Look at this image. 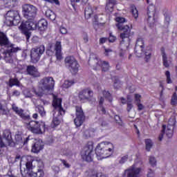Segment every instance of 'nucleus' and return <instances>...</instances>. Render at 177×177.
<instances>
[{"mask_svg":"<svg viewBox=\"0 0 177 177\" xmlns=\"http://www.w3.org/2000/svg\"><path fill=\"white\" fill-rule=\"evenodd\" d=\"M12 110L23 120L28 131H30L32 133H35V135L45 133V131H46V124H45V122L31 120L30 115L24 113L23 109H19L15 104L12 105Z\"/></svg>","mask_w":177,"mask_h":177,"instance_id":"f257e3e1","label":"nucleus"},{"mask_svg":"<svg viewBox=\"0 0 177 177\" xmlns=\"http://www.w3.org/2000/svg\"><path fill=\"white\" fill-rule=\"evenodd\" d=\"M48 27V21L45 19H40L38 22L37 21H26L25 24H21L20 29L24 35L26 36V41H28L31 37L30 30H39L43 31Z\"/></svg>","mask_w":177,"mask_h":177,"instance_id":"f03ea898","label":"nucleus"},{"mask_svg":"<svg viewBox=\"0 0 177 177\" xmlns=\"http://www.w3.org/2000/svg\"><path fill=\"white\" fill-rule=\"evenodd\" d=\"M62 102L63 100L62 98L57 97V95H53L52 106L53 107V113L54 118L51 124L53 128H56V127H59V124H62L63 116L66 114V110L62 106Z\"/></svg>","mask_w":177,"mask_h":177,"instance_id":"7ed1b4c3","label":"nucleus"},{"mask_svg":"<svg viewBox=\"0 0 177 177\" xmlns=\"http://www.w3.org/2000/svg\"><path fill=\"white\" fill-rule=\"evenodd\" d=\"M115 21L118 23L116 24L118 29L120 31L123 32L120 34V38H122L120 44L122 45L127 42L126 45H127V46H129L131 44V39H129V37L131 36V28H129V26L128 25L124 26V23H125L127 20L122 17H116Z\"/></svg>","mask_w":177,"mask_h":177,"instance_id":"20e7f679","label":"nucleus"},{"mask_svg":"<svg viewBox=\"0 0 177 177\" xmlns=\"http://www.w3.org/2000/svg\"><path fill=\"white\" fill-rule=\"evenodd\" d=\"M80 156L83 161L86 162H92L93 157H95V151H93V143L88 142L80 151Z\"/></svg>","mask_w":177,"mask_h":177,"instance_id":"39448f33","label":"nucleus"},{"mask_svg":"<svg viewBox=\"0 0 177 177\" xmlns=\"http://www.w3.org/2000/svg\"><path fill=\"white\" fill-rule=\"evenodd\" d=\"M37 7L31 4H24L22 6V14L27 21H34L37 17Z\"/></svg>","mask_w":177,"mask_h":177,"instance_id":"423d86ee","label":"nucleus"},{"mask_svg":"<svg viewBox=\"0 0 177 177\" xmlns=\"http://www.w3.org/2000/svg\"><path fill=\"white\" fill-rule=\"evenodd\" d=\"M111 148L107 147L106 142L98 144L95 148V154L97 160H103V158H109L111 154Z\"/></svg>","mask_w":177,"mask_h":177,"instance_id":"0eeeda50","label":"nucleus"},{"mask_svg":"<svg viewBox=\"0 0 177 177\" xmlns=\"http://www.w3.org/2000/svg\"><path fill=\"white\" fill-rule=\"evenodd\" d=\"M20 14L17 10L8 11L6 15V24L7 26H17L20 23Z\"/></svg>","mask_w":177,"mask_h":177,"instance_id":"6e6552de","label":"nucleus"},{"mask_svg":"<svg viewBox=\"0 0 177 177\" xmlns=\"http://www.w3.org/2000/svg\"><path fill=\"white\" fill-rule=\"evenodd\" d=\"M65 64L71 71V74L75 75L80 69V64L73 56H68L65 58Z\"/></svg>","mask_w":177,"mask_h":177,"instance_id":"1a4fd4ad","label":"nucleus"},{"mask_svg":"<svg viewBox=\"0 0 177 177\" xmlns=\"http://www.w3.org/2000/svg\"><path fill=\"white\" fill-rule=\"evenodd\" d=\"M45 53V46L40 45L30 50V60L32 63H38L41 56Z\"/></svg>","mask_w":177,"mask_h":177,"instance_id":"9d476101","label":"nucleus"},{"mask_svg":"<svg viewBox=\"0 0 177 177\" xmlns=\"http://www.w3.org/2000/svg\"><path fill=\"white\" fill-rule=\"evenodd\" d=\"M39 85L42 91H53L55 88V80L52 77H46L39 82Z\"/></svg>","mask_w":177,"mask_h":177,"instance_id":"9b49d317","label":"nucleus"},{"mask_svg":"<svg viewBox=\"0 0 177 177\" xmlns=\"http://www.w3.org/2000/svg\"><path fill=\"white\" fill-rule=\"evenodd\" d=\"M92 97H93V91L89 88H84L79 91L78 98L82 103L91 102Z\"/></svg>","mask_w":177,"mask_h":177,"instance_id":"f8f14e48","label":"nucleus"},{"mask_svg":"<svg viewBox=\"0 0 177 177\" xmlns=\"http://www.w3.org/2000/svg\"><path fill=\"white\" fill-rule=\"evenodd\" d=\"M30 140V137H27L24 140H23V136L21 134H16L15 136V140H12L10 142V147H23L28 143Z\"/></svg>","mask_w":177,"mask_h":177,"instance_id":"ddd939ff","label":"nucleus"},{"mask_svg":"<svg viewBox=\"0 0 177 177\" xmlns=\"http://www.w3.org/2000/svg\"><path fill=\"white\" fill-rule=\"evenodd\" d=\"M75 115L76 118L74 119L75 125H76L77 128L81 127L82 124H84V121H85V113H84V110H82V107L76 106H75Z\"/></svg>","mask_w":177,"mask_h":177,"instance_id":"4468645a","label":"nucleus"},{"mask_svg":"<svg viewBox=\"0 0 177 177\" xmlns=\"http://www.w3.org/2000/svg\"><path fill=\"white\" fill-rule=\"evenodd\" d=\"M140 172H142V168L136 167L135 165L124 171L126 177H140Z\"/></svg>","mask_w":177,"mask_h":177,"instance_id":"2eb2a0df","label":"nucleus"},{"mask_svg":"<svg viewBox=\"0 0 177 177\" xmlns=\"http://www.w3.org/2000/svg\"><path fill=\"white\" fill-rule=\"evenodd\" d=\"M145 48H134V53L137 57H142L143 54L145 55V62L147 63L150 59H151V50H149L148 51L143 50Z\"/></svg>","mask_w":177,"mask_h":177,"instance_id":"dca6fc26","label":"nucleus"},{"mask_svg":"<svg viewBox=\"0 0 177 177\" xmlns=\"http://www.w3.org/2000/svg\"><path fill=\"white\" fill-rule=\"evenodd\" d=\"M176 124V120L175 118L169 119V122L167 127L166 135L167 138H171L174 136V128Z\"/></svg>","mask_w":177,"mask_h":177,"instance_id":"f3484780","label":"nucleus"},{"mask_svg":"<svg viewBox=\"0 0 177 177\" xmlns=\"http://www.w3.org/2000/svg\"><path fill=\"white\" fill-rule=\"evenodd\" d=\"M26 73L28 75H30L32 78H39L41 77V73L38 71V68L34 65H28L26 67Z\"/></svg>","mask_w":177,"mask_h":177,"instance_id":"a211bd4d","label":"nucleus"},{"mask_svg":"<svg viewBox=\"0 0 177 177\" xmlns=\"http://www.w3.org/2000/svg\"><path fill=\"white\" fill-rule=\"evenodd\" d=\"M156 8L154 5H149L147 8V22L150 23V19H152L153 23H156Z\"/></svg>","mask_w":177,"mask_h":177,"instance_id":"6ab92c4d","label":"nucleus"},{"mask_svg":"<svg viewBox=\"0 0 177 177\" xmlns=\"http://www.w3.org/2000/svg\"><path fill=\"white\" fill-rule=\"evenodd\" d=\"M19 50H20V48L19 47H15V44H8V49L5 51L6 56H9V57H12V56H13V53H17V52H19Z\"/></svg>","mask_w":177,"mask_h":177,"instance_id":"aec40b11","label":"nucleus"},{"mask_svg":"<svg viewBox=\"0 0 177 177\" xmlns=\"http://www.w3.org/2000/svg\"><path fill=\"white\" fill-rule=\"evenodd\" d=\"M55 57L57 60H62L63 59V54L62 53V42L56 41L55 45Z\"/></svg>","mask_w":177,"mask_h":177,"instance_id":"412c9836","label":"nucleus"},{"mask_svg":"<svg viewBox=\"0 0 177 177\" xmlns=\"http://www.w3.org/2000/svg\"><path fill=\"white\" fill-rule=\"evenodd\" d=\"M34 161V159L32 158H30V160H28V161L26 162V168H24L23 167H20V170H21V174L23 175V170H24V172H26V174H28V172H30V171H32V162Z\"/></svg>","mask_w":177,"mask_h":177,"instance_id":"4be33fe9","label":"nucleus"},{"mask_svg":"<svg viewBox=\"0 0 177 177\" xmlns=\"http://www.w3.org/2000/svg\"><path fill=\"white\" fill-rule=\"evenodd\" d=\"M3 137L4 138V139H6L8 146L10 147V143H12V140H13V139L12 138V132H10V129L4 130L3 133Z\"/></svg>","mask_w":177,"mask_h":177,"instance_id":"5701e85b","label":"nucleus"},{"mask_svg":"<svg viewBox=\"0 0 177 177\" xmlns=\"http://www.w3.org/2000/svg\"><path fill=\"white\" fill-rule=\"evenodd\" d=\"M9 45V39L3 32L0 31V46H6Z\"/></svg>","mask_w":177,"mask_h":177,"instance_id":"b1692460","label":"nucleus"},{"mask_svg":"<svg viewBox=\"0 0 177 177\" xmlns=\"http://www.w3.org/2000/svg\"><path fill=\"white\" fill-rule=\"evenodd\" d=\"M42 149H44V145H42L39 140L36 141L32 146V153H39Z\"/></svg>","mask_w":177,"mask_h":177,"instance_id":"393cba45","label":"nucleus"},{"mask_svg":"<svg viewBox=\"0 0 177 177\" xmlns=\"http://www.w3.org/2000/svg\"><path fill=\"white\" fill-rule=\"evenodd\" d=\"M97 66H99L100 67H101L102 71H109V68H110V64H109V62H106V61H102V60H99L97 62Z\"/></svg>","mask_w":177,"mask_h":177,"instance_id":"a878e982","label":"nucleus"},{"mask_svg":"<svg viewBox=\"0 0 177 177\" xmlns=\"http://www.w3.org/2000/svg\"><path fill=\"white\" fill-rule=\"evenodd\" d=\"M112 81L113 82V87L115 89H120L122 86V82L120 81V78L117 76L112 77Z\"/></svg>","mask_w":177,"mask_h":177,"instance_id":"bb28decb","label":"nucleus"},{"mask_svg":"<svg viewBox=\"0 0 177 177\" xmlns=\"http://www.w3.org/2000/svg\"><path fill=\"white\" fill-rule=\"evenodd\" d=\"M92 15H93V9H92V6H88L84 10V16L88 19L92 17Z\"/></svg>","mask_w":177,"mask_h":177,"instance_id":"cd10ccee","label":"nucleus"},{"mask_svg":"<svg viewBox=\"0 0 177 177\" xmlns=\"http://www.w3.org/2000/svg\"><path fill=\"white\" fill-rule=\"evenodd\" d=\"M45 15L47 19H49V20H51V21L56 20V14H55V12H53L52 10H47Z\"/></svg>","mask_w":177,"mask_h":177,"instance_id":"c85d7f7f","label":"nucleus"},{"mask_svg":"<svg viewBox=\"0 0 177 177\" xmlns=\"http://www.w3.org/2000/svg\"><path fill=\"white\" fill-rule=\"evenodd\" d=\"M36 111L40 114L41 117H45L46 115V112L45 111V108L42 105H37L35 108Z\"/></svg>","mask_w":177,"mask_h":177,"instance_id":"c756f323","label":"nucleus"},{"mask_svg":"<svg viewBox=\"0 0 177 177\" xmlns=\"http://www.w3.org/2000/svg\"><path fill=\"white\" fill-rule=\"evenodd\" d=\"M135 48H136V49L145 48V40L141 37L137 39Z\"/></svg>","mask_w":177,"mask_h":177,"instance_id":"7c9ffc66","label":"nucleus"},{"mask_svg":"<svg viewBox=\"0 0 177 177\" xmlns=\"http://www.w3.org/2000/svg\"><path fill=\"white\" fill-rule=\"evenodd\" d=\"M20 86V82L17 78H10L9 80V86L12 88V86Z\"/></svg>","mask_w":177,"mask_h":177,"instance_id":"2f4dec72","label":"nucleus"},{"mask_svg":"<svg viewBox=\"0 0 177 177\" xmlns=\"http://www.w3.org/2000/svg\"><path fill=\"white\" fill-rule=\"evenodd\" d=\"M130 8L133 17H134V19H138V17H139V12L138 11L136 6H135V5H131Z\"/></svg>","mask_w":177,"mask_h":177,"instance_id":"473e14b6","label":"nucleus"},{"mask_svg":"<svg viewBox=\"0 0 177 177\" xmlns=\"http://www.w3.org/2000/svg\"><path fill=\"white\" fill-rule=\"evenodd\" d=\"M114 120L118 127H124V122H122V120H121L120 115H115Z\"/></svg>","mask_w":177,"mask_h":177,"instance_id":"72a5a7b5","label":"nucleus"},{"mask_svg":"<svg viewBox=\"0 0 177 177\" xmlns=\"http://www.w3.org/2000/svg\"><path fill=\"white\" fill-rule=\"evenodd\" d=\"M74 84L75 82L73 80H66L62 86L64 89H68V88H70L72 85H74Z\"/></svg>","mask_w":177,"mask_h":177,"instance_id":"f704fd0d","label":"nucleus"},{"mask_svg":"<svg viewBox=\"0 0 177 177\" xmlns=\"http://www.w3.org/2000/svg\"><path fill=\"white\" fill-rule=\"evenodd\" d=\"M145 146L147 151H150V149L153 147V142L150 139H146Z\"/></svg>","mask_w":177,"mask_h":177,"instance_id":"c9c22d12","label":"nucleus"},{"mask_svg":"<svg viewBox=\"0 0 177 177\" xmlns=\"http://www.w3.org/2000/svg\"><path fill=\"white\" fill-rule=\"evenodd\" d=\"M165 129H167V125L163 124L162 125V130L161 131L160 134L158 136V140L161 142L164 138V135H165Z\"/></svg>","mask_w":177,"mask_h":177,"instance_id":"e433bc0d","label":"nucleus"},{"mask_svg":"<svg viewBox=\"0 0 177 177\" xmlns=\"http://www.w3.org/2000/svg\"><path fill=\"white\" fill-rule=\"evenodd\" d=\"M177 104V95L176 93H174L171 97V105L176 106Z\"/></svg>","mask_w":177,"mask_h":177,"instance_id":"4c0bfd02","label":"nucleus"},{"mask_svg":"<svg viewBox=\"0 0 177 177\" xmlns=\"http://www.w3.org/2000/svg\"><path fill=\"white\" fill-rule=\"evenodd\" d=\"M109 41L111 43V39L109 37H101L100 38V45H103V44H106V42Z\"/></svg>","mask_w":177,"mask_h":177,"instance_id":"58836bf2","label":"nucleus"},{"mask_svg":"<svg viewBox=\"0 0 177 177\" xmlns=\"http://www.w3.org/2000/svg\"><path fill=\"white\" fill-rule=\"evenodd\" d=\"M149 164L151 165V167H156V165H157V160H156V158L150 156Z\"/></svg>","mask_w":177,"mask_h":177,"instance_id":"ea45409f","label":"nucleus"},{"mask_svg":"<svg viewBox=\"0 0 177 177\" xmlns=\"http://www.w3.org/2000/svg\"><path fill=\"white\" fill-rule=\"evenodd\" d=\"M105 10L106 12H111V0H109L106 2V6H105Z\"/></svg>","mask_w":177,"mask_h":177,"instance_id":"a19ab883","label":"nucleus"},{"mask_svg":"<svg viewBox=\"0 0 177 177\" xmlns=\"http://www.w3.org/2000/svg\"><path fill=\"white\" fill-rule=\"evenodd\" d=\"M165 75L167 77V83L172 84V80H171V73H169V71H167L165 72Z\"/></svg>","mask_w":177,"mask_h":177,"instance_id":"79ce46f5","label":"nucleus"},{"mask_svg":"<svg viewBox=\"0 0 177 177\" xmlns=\"http://www.w3.org/2000/svg\"><path fill=\"white\" fill-rule=\"evenodd\" d=\"M134 99H135L136 104L137 103H141L142 95H140V94H135Z\"/></svg>","mask_w":177,"mask_h":177,"instance_id":"37998d69","label":"nucleus"},{"mask_svg":"<svg viewBox=\"0 0 177 177\" xmlns=\"http://www.w3.org/2000/svg\"><path fill=\"white\" fill-rule=\"evenodd\" d=\"M3 2H6V3H11L10 5H8V6H12V8H13L15 6V3H16L17 0H2Z\"/></svg>","mask_w":177,"mask_h":177,"instance_id":"c03bdc74","label":"nucleus"},{"mask_svg":"<svg viewBox=\"0 0 177 177\" xmlns=\"http://www.w3.org/2000/svg\"><path fill=\"white\" fill-rule=\"evenodd\" d=\"M163 66L166 68L169 67V64H168V58L166 57H162Z\"/></svg>","mask_w":177,"mask_h":177,"instance_id":"a18cd8bd","label":"nucleus"},{"mask_svg":"<svg viewBox=\"0 0 177 177\" xmlns=\"http://www.w3.org/2000/svg\"><path fill=\"white\" fill-rule=\"evenodd\" d=\"M37 177H44L45 176V173L42 169H38L36 172Z\"/></svg>","mask_w":177,"mask_h":177,"instance_id":"49530a36","label":"nucleus"},{"mask_svg":"<svg viewBox=\"0 0 177 177\" xmlns=\"http://www.w3.org/2000/svg\"><path fill=\"white\" fill-rule=\"evenodd\" d=\"M127 161H128V155L122 156L119 162L120 164H124Z\"/></svg>","mask_w":177,"mask_h":177,"instance_id":"de8ad7c7","label":"nucleus"},{"mask_svg":"<svg viewBox=\"0 0 177 177\" xmlns=\"http://www.w3.org/2000/svg\"><path fill=\"white\" fill-rule=\"evenodd\" d=\"M136 105L138 107V111H142V110H143L145 109V106L143 104H142L140 102L136 104Z\"/></svg>","mask_w":177,"mask_h":177,"instance_id":"09e8293b","label":"nucleus"},{"mask_svg":"<svg viewBox=\"0 0 177 177\" xmlns=\"http://www.w3.org/2000/svg\"><path fill=\"white\" fill-rule=\"evenodd\" d=\"M133 108V105L132 104V103L131 102V101L127 102V110L128 112L131 111V110H132V109Z\"/></svg>","mask_w":177,"mask_h":177,"instance_id":"8fccbe9b","label":"nucleus"},{"mask_svg":"<svg viewBox=\"0 0 177 177\" xmlns=\"http://www.w3.org/2000/svg\"><path fill=\"white\" fill-rule=\"evenodd\" d=\"M61 162H62L63 165H64V167H66V168H70V164L67 163V161H66V160L64 159H61L60 160Z\"/></svg>","mask_w":177,"mask_h":177,"instance_id":"3c124183","label":"nucleus"},{"mask_svg":"<svg viewBox=\"0 0 177 177\" xmlns=\"http://www.w3.org/2000/svg\"><path fill=\"white\" fill-rule=\"evenodd\" d=\"M26 174H28V177H37V173L32 171H28Z\"/></svg>","mask_w":177,"mask_h":177,"instance_id":"603ef678","label":"nucleus"},{"mask_svg":"<svg viewBox=\"0 0 177 177\" xmlns=\"http://www.w3.org/2000/svg\"><path fill=\"white\" fill-rule=\"evenodd\" d=\"M59 31L61 32V34H66L67 33V28L63 27V26H61L60 28H59Z\"/></svg>","mask_w":177,"mask_h":177,"instance_id":"864d4df0","label":"nucleus"},{"mask_svg":"<svg viewBox=\"0 0 177 177\" xmlns=\"http://www.w3.org/2000/svg\"><path fill=\"white\" fill-rule=\"evenodd\" d=\"M147 177H154V171L151 170V169H149Z\"/></svg>","mask_w":177,"mask_h":177,"instance_id":"5fc2aeb1","label":"nucleus"},{"mask_svg":"<svg viewBox=\"0 0 177 177\" xmlns=\"http://www.w3.org/2000/svg\"><path fill=\"white\" fill-rule=\"evenodd\" d=\"M103 48H104V55L105 56H109V53H110V52H111V49L110 48H106V46H103Z\"/></svg>","mask_w":177,"mask_h":177,"instance_id":"6e6d98bb","label":"nucleus"},{"mask_svg":"<svg viewBox=\"0 0 177 177\" xmlns=\"http://www.w3.org/2000/svg\"><path fill=\"white\" fill-rule=\"evenodd\" d=\"M102 95H103L104 97L107 98L110 96L111 94H110V92H109V91H103Z\"/></svg>","mask_w":177,"mask_h":177,"instance_id":"4d7b16f0","label":"nucleus"},{"mask_svg":"<svg viewBox=\"0 0 177 177\" xmlns=\"http://www.w3.org/2000/svg\"><path fill=\"white\" fill-rule=\"evenodd\" d=\"M127 51L121 49L119 52V56L120 57H124V56H125V53H126Z\"/></svg>","mask_w":177,"mask_h":177,"instance_id":"13d9d810","label":"nucleus"},{"mask_svg":"<svg viewBox=\"0 0 177 177\" xmlns=\"http://www.w3.org/2000/svg\"><path fill=\"white\" fill-rule=\"evenodd\" d=\"M160 52H161V53H162V57H167V54H165V48L164 47H162V48H160Z\"/></svg>","mask_w":177,"mask_h":177,"instance_id":"bf43d9fd","label":"nucleus"},{"mask_svg":"<svg viewBox=\"0 0 177 177\" xmlns=\"http://www.w3.org/2000/svg\"><path fill=\"white\" fill-rule=\"evenodd\" d=\"M12 96H20V91H19L17 90H15L12 92Z\"/></svg>","mask_w":177,"mask_h":177,"instance_id":"052dcab7","label":"nucleus"},{"mask_svg":"<svg viewBox=\"0 0 177 177\" xmlns=\"http://www.w3.org/2000/svg\"><path fill=\"white\" fill-rule=\"evenodd\" d=\"M104 102V98H103V97H101L99 101L100 106H103Z\"/></svg>","mask_w":177,"mask_h":177,"instance_id":"680f3d73","label":"nucleus"},{"mask_svg":"<svg viewBox=\"0 0 177 177\" xmlns=\"http://www.w3.org/2000/svg\"><path fill=\"white\" fill-rule=\"evenodd\" d=\"M100 109L103 114H106V109L103 107V105H100Z\"/></svg>","mask_w":177,"mask_h":177,"instance_id":"e2e57ef3","label":"nucleus"},{"mask_svg":"<svg viewBox=\"0 0 177 177\" xmlns=\"http://www.w3.org/2000/svg\"><path fill=\"white\" fill-rule=\"evenodd\" d=\"M98 19H99V17H97V15H95L94 17H93V21L95 23H97Z\"/></svg>","mask_w":177,"mask_h":177,"instance_id":"0e129e2a","label":"nucleus"},{"mask_svg":"<svg viewBox=\"0 0 177 177\" xmlns=\"http://www.w3.org/2000/svg\"><path fill=\"white\" fill-rule=\"evenodd\" d=\"M5 146V142L2 140V139H0V147H3Z\"/></svg>","mask_w":177,"mask_h":177,"instance_id":"69168bd1","label":"nucleus"},{"mask_svg":"<svg viewBox=\"0 0 177 177\" xmlns=\"http://www.w3.org/2000/svg\"><path fill=\"white\" fill-rule=\"evenodd\" d=\"M84 41L85 44H86V42H88L89 41V39H88V35H86L84 37Z\"/></svg>","mask_w":177,"mask_h":177,"instance_id":"338daca9","label":"nucleus"},{"mask_svg":"<svg viewBox=\"0 0 177 177\" xmlns=\"http://www.w3.org/2000/svg\"><path fill=\"white\" fill-rule=\"evenodd\" d=\"M32 118H34L35 120H37V118H38V113H34L32 115Z\"/></svg>","mask_w":177,"mask_h":177,"instance_id":"774afa93","label":"nucleus"}]
</instances>
